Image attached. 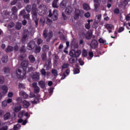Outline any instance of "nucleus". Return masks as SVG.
Listing matches in <instances>:
<instances>
[{"label": "nucleus", "mask_w": 130, "mask_h": 130, "mask_svg": "<svg viewBox=\"0 0 130 130\" xmlns=\"http://www.w3.org/2000/svg\"><path fill=\"white\" fill-rule=\"evenodd\" d=\"M21 66L23 68V72L20 69H17L16 70V75L18 78H23L24 77L26 74L27 67L28 66V61H22L21 63Z\"/></svg>", "instance_id": "nucleus-1"}, {"label": "nucleus", "mask_w": 130, "mask_h": 130, "mask_svg": "<svg viewBox=\"0 0 130 130\" xmlns=\"http://www.w3.org/2000/svg\"><path fill=\"white\" fill-rule=\"evenodd\" d=\"M81 50H75L73 49L70 51L69 55L71 56V58L69 59V62L71 64H73L74 63H76L78 59L77 57H79V56L81 55Z\"/></svg>", "instance_id": "nucleus-2"}, {"label": "nucleus", "mask_w": 130, "mask_h": 130, "mask_svg": "<svg viewBox=\"0 0 130 130\" xmlns=\"http://www.w3.org/2000/svg\"><path fill=\"white\" fill-rule=\"evenodd\" d=\"M31 15L32 20L35 21L36 23V26H38L39 18H38V13H37V6L34 4L32 5L31 8Z\"/></svg>", "instance_id": "nucleus-3"}, {"label": "nucleus", "mask_w": 130, "mask_h": 130, "mask_svg": "<svg viewBox=\"0 0 130 130\" xmlns=\"http://www.w3.org/2000/svg\"><path fill=\"white\" fill-rule=\"evenodd\" d=\"M58 11L57 10H54L53 13H52V10H49V18H52L53 21L58 19Z\"/></svg>", "instance_id": "nucleus-4"}, {"label": "nucleus", "mask_w": 130, "mask_h": 130, "mask_svg": "<svg viewBox=\"0 0 130 130\" xmlns=\"http://www.w3.org/2000/svg\"><path fill=\"white\" fill-rule=\"evenodd\" d=\"M48 31L47 29H44L43 36H44V38H45V39L47 38V42H49V41H50L51 39H52V38L53 37V34L52 32V31H49V33H48Z\"/></svg>", "instance_id": "nucleus-5"}, {"label": "nucleus", "mask_w": 130, "mask_h": 130, "mask_svg": "<svg viewBox=\"0 0 130 130\" xmlns=\"http://www.w3.org/2000/svg\"><path fill=\"white\" fill-rule=\"evenodd\" d=\"M39 14L40 15H41L42 16H43L46 14V13L47 11V8L46 6V5H44V4H42L41 5H39Z\"/></svg>", "instance_id": "nucleus-6"}, {"label": "nucleus", "mask_w": 130, "mask_h": 130, "mask_svg": "<svg viewBox=\"0 0 130 130\" xmlns=\"http://www.w3.org/2000/svg\"><path fill=\"white\" fill-rule=\"evenodd\" d=\"M81 13H84V11H83V10H79L78 8H75L74 19L75 20H76L77 19L79 18V16L80 14H81Z\"/></svg>", "instance_id": "nucleus-7"}, {"label": "nucleus", "mask_w": 130, "mask_h": 130, "mask_svg": "<svg viewBox=\"0 0 130 130\" xmlns=\"http://www.w3.org/2000/svg\"><path fill=\"white\" fill-rule=\"evenodd\" d=\"M99 43L97 41V40H92V41L90 42V46L92 49H96V48H98Z\"/></svg>", "instance_id": "nucleus-8"}, {"label": "nucleus", "mask_w": 130, "mask_h": 130, "mask_svg": "<svg viewBox=\"0 0 130 130\" xmlns=\"http://www.w3.org/2000/svg\"><path fill=\"white\" fill-rule=\"evenodd\" d=\"M36 46V43L35 41H30L27 44V49L29 50H32V49H35Z\"/></svg>", "instance_id": "nucleus-9"}, {"label": "nucleus", "mask_w": 130, "mask_h": 130, "mask_svg": "<svg viewBox=\"0 0 130 130\" xmlns=\"http://www.w3.org/2000/svg\"><path fill=\"white\" fill-rule=\"evenodd\" d=\"M52 66V64L51 63V59L50 58L49 59H47L44 65V68H46V70H49V69H51Z\"/></svg>", "instance_id": "nucleus-10"}, {"label": "nucleus", "mask_w": 130, "mask_h": 130, "mask_svg": "<svg viewBox=\"0 0 130 130\" xmlns=\"http://www.w3.org/2000/svg\"><path fill=\"white\" fill-rule=\"evenodd\" d=\"M31 78L33 80V81H35V82H38L39 81L40 79V74L39 73H34L32 75H31Z\"/></svg>", "instance_id": "nucleus-11"}, {"label": "nucleus", "mask_w": 130, "mask_h": 130, "mask_svg": "<svg viewBox=\"0 0 130 130\" xmlns=\"http://www.w3.org/2000/svg\"><path fill=\"white\" fill-rule=\"evenodd\" d=\"M32 87H34V92L35 93H38L40 91V88L39 86L38 85V83L35 82L32 83Z\"/></svg>", "instance_id": "nucleus-12"}, {"label": "nucleus", "mask_w": 130, "mask_h": 130, "mask_svg": "<svg viewBox=\"0 0 130 130\" xmlns=\"http://www.w3.org/2000/svg\"><path fill=\"white\" fill-rule=\"evenodd\" d=\"M94 3V10L96 12H98L99 11V7L100 6V3H99V0H93Z\"/></svg>", "instance_id": "nucleus-13"}, {"label": "nucleus", "mask_w": 130, "mask_h": 130, "mask_svg": "<svg viewBox=\"0 0 130 130\" xmlns=\"http://www.w3.org/2000/svg\"><path fill=\"white\" fill-rule=\"evenodd\" d=\"M105 27L107 28V29H108L109 33H112V28L113 27V25H111V23H106V25H105Z\"/></svg>", "instance_id": "nucleus-14"}, {"label": "nucleus", "mask_w": 130, "mask_h": 130, "mask_svg": "<svg viewBox=\"0 0 130 130\" xmlns=\"http://www.w3.org/2000/svg\"><path fill=\"white\" fill-rule=\"evenodd\" d=\"M66 14H71L73 12V8L71 6H67L65 11Z\"/></svg>", "instance_id": "nucleus-15"}, {"label": "nucleus", "mask_w": 130, "mask_h": 130, "mask_svg": "<svg viewBox=\"0 0 130 130\" xmlns=\"http://www.w3.org/2000/svg\"><path fill=\"white\" fill-rule=\"evenodd\" d=\"M11 114L10 112H7V113H5L3 115V119L4 120H9L11 118Z\"/></svg>", "instance_id": "nucleus-16"}, {"label": "nucleus", "mask_w": 130, "mask_h": 130, "mask_svg": "<svg viewBox=\"0 0 130 130\" xmlns=\"http://www.w3.org/2000/svg\"><path fill=\"white\" fill-rule=\"evenodd\" d=\"M67 5V0H62V2L60 3V6L61 8H66Z\"/></svg>", "instance_id": "nucleus-17"}, {"label": "nucleus", "mask_w": 130, "mask_h": 130, "mask_svg": "<svg viewBox=\"0 0 130 130\" xmlns=\"http://www.w3.org/2000/svg\"><path fill=\"white\" fill-rule=\"evenodd\" d=\"M41 50V47L39 46V45L38 46H37L36 43V46L35 47V52L36 54H39V52H40Z\"/></svg>", "instance_id": "nucleus-18"}, {"label": "nucleus", "mask_w": 130, "mask_h": 130, "mask_svg": "<svg viewBox=\"0 0 130 130\" xmlns=\"http://www.w3.org/2000/svg\"><path fill=\"white\" fill-rule=\"evenodd\" d=\"M22 109V105H20V104H19L18 105H16V106H15L14 107V112H19V111H21Z\"/></svg>", "instance_id": "nucleus-19"}, {"label": "nucleus", "mask_w": 130, "mask_h": 130, "mask_svg": "<svg viewBox=\"0 0 130 130\" xmlns=\"http://www.w3.org/2000/svg\"><path fill=\"white\" fill-rule=\"evenodd\" d=\"M22 105L24 108H28L30 106V103L27 101H23Z\"/></svg>", "instance_id": "nucleus-20"}, {"label": "nucleus", "mask_w": 130, "mask_h": 130, "mask_svg": "<svg viewBox=\"0 0 130 130\" xmlns=\"http://www.w3.org/2000/svg\"><path fill=\"white\" fill-rule=\"evenodd\" d=\"M20 94H21L22 98L24 99H26L29 96L24 91H22L21 92H20Z\"/></svg>", "instance_id": "nucleus-21"}, {"label": "nucleus", "mask_w": 130, "mask_h": 130, "mask_svg": "<svg viewBox=\"0 0 130 130\" xmlns=\"http://www.w3.org/2000/svg\"><path fill=\"white\" fill-rule=\"evenodd\" d=\"M28 58L29 59L30 63H34V62H35L36 58L34 55H29Z\"/></svg>", "instance_id": "nucleus-22"}, {"label": "nucleus", "mask_w": 130, "mask_h": 130, "mask_svg": "<svg viewBox=\"0 0 130 130\" xmlns=\"http://www.w3.org/2000/svg\"><path fill=\"white\" fill-rule=\"evenodd\" d=\"M58 0H53V2L52 4V7L55 8H58Z\"/></svg>", "instance_id": "nucleus-23"}, {"label": "nucleus", "mask_w": 130, "mask_h": 130, "mask_svg": "<svg viewBox=\"0 0 130 130\" xmlns=\"http://www.w3.org/2000/svg\"><path fill=\"white\" fill-rule=\"evenodd\" d=\"M26 49L25 46H22L20 49V52L21 54H24L26 52Z\"/></svg>", "instance_id": "nucleus-24"}, {"label": "nucleus", "mask_w": 130, "mask_h": 130, "mask_svg": "<svg viewBox=\"0 0 130 130\" xmlns=\"http://www.w3.org/2000/svg\"><path fill=\"white\" fill-rule=\"evenodd\" d=\"M21 27H22L21 22H16V25H15L16 29L19 30L20 29H21Z\"/></svg>", "instance_id": "nucleus-25"}, {"label": "nucleus", "mask_w": 130, "mask_h": 130, "mask_svg": "<svg viewBox=\"0 0 130 130\" xmlns=\"http://www.w3.org/2000/svg\"><path fill=\"white\" fill-rule=\"evenodd\" d=\"M28 37V34L27 33H24L22 35V38H21V40L22 42H25L26 41V40Z\"/></svg>", "instance_id": "nucleus-26"}, {"label": "nucleus", "mask_w": 130, "mask_h": 130, "mask_svg": "<svg viewBox=\"0 0 130 130\" xmlns=\"http://www.w3.org/2000/svg\"><path fill=\"white\" fill-rule=\"evenodd\" d=\"M18 10V8L16 6H13L12 8V14L15 16V14H16V13H17Z\"/></svg>", "instance_id": "nucleus-27"}, {"label": "nucleus", "mask_w": 130, "mask_h": 130, "mask_svg": "<svg viewBox=\"0 0 130 130\" xmlns=\"http://www.w3.org/2000/svg\"><path fill=\"white\" fill-rule=\"evenodd\" d=\"M39 85L42 89H44V87H45V83L43 81H40L39 82Z\"/></svg>", "instance_id": "nucleus-28"}, {"label": "nucleus", "mask_w": 130, "mask_h": 130, "mask_svg": "<svg viewBox=\"0 0 130 130\" xmlns=\"http://www.w3.org/2000/svg\"><path fill=\"white\" fill-rule=\"evenodd\" d=\"M83 7L84 8V10H85L86 11H89L90 10V7L89 5H88V4H83Z\"/></svg>", "instance_id": "nucleus-29"}, {"label": "nucleus", "mask_w": 130, "mask_h": 130, "mask_svg": "<svg viewBox=\"0 0 130 130\" xmlns=\"http://www.w3.org/2000/svg\"><path fill=\"white\" fill-rule=\"evenodd\" d=\"M14 47H12V46H8L6 49V52H10L13 51Z\"/></svg>", "instance_id": "nucleus-30"}, {"label": "nucleus", "mask_w": 130, "mask_h": 130, "mask_svg": "<svg viewBox=\"0 0 130 130\" xmlns=\"http://www.w3.org/2000/svg\"><path fill=\"white\" fill-rule=\"evenodd\" d=\"M2 90H3L4 93H7L8 91V87L6 85H3L2 87Z\"/></svg>", "instance_id": "nucleus-31"}, {"label": "nucleus", "mask_w": 130, "mask_h": 130, "mask_svg": "<svg viewBox=\"0 0 130 130\" xmlns=\"http://www.w3.org/2000/svg\"><path fill=\"white\" fill-rule=\"evenodd\" d=\"M9 57L8 56H4V57L2 58L3 63H7L8 61Z\"/></svg>", "instance_id": "nucleus-32"}, {"label": "nucleus", "mask_w": 130, "mask_h": 130, "mask_svg": "<svg viewBox=\"0 0 130 130\" xmlns=\"http://www.w3.org/2000/svg\"><path fill=\"white\" fill-rule=\"evenodd\" d=\"M43 40L40 38H39L38 39H37V43L38 44L39 46H40V45L43 43Z\"/></svg>", "instance_id": "nucleus-33"}, {"label": "nucleus", "mask_w": 130, "mask_h": 130, "mask_svg": "<svg viewBox=\"0 0 130 130\" xmlns=\"http://www.w3.org/2000/svg\"><path fill=\"white\" fill-rule=\"evenodd\" d=\"M82 55L84 57H87V56H88V53L86 49H83V50H82Z\"/></svg>", "instance_id": "nucleus-34"}, {"label": "nucleus", "mask_w": 130, "mask_h": 130, "mask_svg": "<svg viewBox=\"0 0 130 130\" xmlns=\"http://www.w3.org/2000/svg\"><path fill=\"white\" fill-rule=\"evenodd\" d=\"M25 10L28 13H30L31 11V5H26L25 7Z\"/></svg>", "instance_id": "nucleus-35"}, {"label": "nucleus", "mask_w": 130, "mask_h": 130, "mask_svg": "<svg viewBox=\"0 0 130 130\" xmlns=\"http://www.w3.org/2000/svg\"><path fill=\"white\" fill-rule=\"evenodd\" d=\"M51 73L54 75V76H56L58 75V71L56 69H52L51 70Z\"/></svg>", "instance_id": "nucleus-36"}, {"label": "nucleus", "mask_w": 130, "mask_h": 130, "mask_svg": "<svg viewBox=\"0 0 130 130\" xmlns=\"http://www.w3.org/2000/svg\"><path fill=\"white\" fill-rule=\"evenodd\" d=\"M96 19H97V22L99 24V22H100L101 20L102 19L101 14H98V15H97V16H96Z\"/></svg>", "instance_id": "nucleus-37"}, {"label": "nucleus", "mask_w": 130, "mask_h": 130, "mask_svg": "<svg viewBox=\"0 0 130 130\" xmlns=\"http://www.w3.org/2000/svg\"><path fill=\"white\" fill-rule=\"evenodd\" d=\"M85 38L86 40H90L92 38V34L91 33H88L85 35Z\"/></svg>", "instance_id": "nucleus-38"}, {"label": "nucleus", "mask_w": 130, "mask_h": 130, "mask_svg": "<svg viewBox=\"0 0 130 130\" xmlns=\"http://www.w3.org/2000/svg\"><path fill=\"white\" fill-rule=\"evenodd\" d=\"M129 0H123V2H122L121 4L122 6H127V5L128 4Z\"/></svg>", "instance_id": "nucleus-39"}, {"label": "nucleus", "mask_w": 130, "mask_h": 130, "mask_svg": "<svg viewBox=\"0 0 130 130\" xmlns=\"http://www.w3.org/2000/svg\"><path fill=\"white\" fill-rule=\"evenodd\" d=\"M95 20H96V21L93 22V28H95L96 29V28H98V27H99V23L98 22V19H96V18H95Z\"/></svg>", "instance_id": "nucleus-40"}, {"label": "nucleus", "mask_w": 130, "mask_h": 130, "mask_svg": "<svg viewBox=\"0 0 130 130\" xmlns=\"http://www.w3.org/2000/svg\"><path fill=\"white\" fill-rule=\"evenodd\" d=\"M32 104H38L40 103V101L39 98H35L34 99V100L31 102Z\"/></svg>", "instance_id": "nucleus-41"}, {"label": "nucleus", "mask_w": 130, "mask_h": 130, "mask_svg": "<svg viewBox=\"0 0 130 130\" xmlns=\"http://www.w3.org/2000/svg\"><path fill=\"white\" fill-rule=\"evenodd\" d=\"M21 125L20 123H17V125H14V130H19V128H20Z\"/></svg>", "instance_id": "nucleus-42"}, {"label": "nucleus", "mask_w": 130, "mask_h": 130, "mask_svg": "<svg viewBox=\"0 0 130 130\" xmlns=\"http://www.w3.org/2000/svg\"><path fill=\"white\" fill-rule=\"evenodd\" d=\"M70 67V64L69 63H63L62 66V69H66Z\"/></svg>", "instance_id": "nucleus-43"}, {"label": "nucleus", "mask_w": 130, "mask_h": 130, "mask_svg": "<svg viewBox=\"0 0 130 130\" xmlns=\"http://www.w3.org/2000/svg\"><path fill=\"white\" fill-rule=\"evenodd\" d=\"M41 57H42V59L43 60H46V59H47V55H46V54H45V53L42 54Z\"/></svg>", "instance_id": "nucleus-44"}, {"label": "nucleus", "mask_w": 130, "mask_h": 130, "mask_svg": "<svg viewBox=\"0 0 130 130\" xmlns=\"http://www.w3.org/2000/svg\"><path fill=\"white\" fill-rule=\"evenodd\" d=\"M24 111H21L20 112H19V113H18L19 118H21L22 119V118L24 115Z\"/></svg>", "instance_id": "nucleus-45"}, {"label": "nucleus", "mask_w": 130, "mask_h": 130, "mask_svg": "<svg viewBox=\"0 0 130 130\" xmlns=\"http://www.w3.org/2000/svg\"><path fill=\"white\" fill-rule=\"evenodd\" d=\"M99 42H100V43H103L104 44H106V41H105V40H104V39H102V38H100V39H99Z\"/></svg>", "instance_id": "nucleus-46"}, {"label": "nucleus", "mask_w": 130, "mask_h": 130, "mask_svg": "<svg viewBox=\"0 0 130 130\" xmlns=\"http://www.w3.org/2000/svg\"><path fill=\"white\" fill-rule=\"evenodd\" d=\"M15 26V23L14 22H10L8 25L9 28H13Z\"/></svg>", "instance_id": "nucleus-47"}, {"label": "nucleus", "mask_w": 130, "mask_h": 130, "mask_svg": "<svg viewBox=\"0 0 130 130\" xmlns=\"http://www.w3.org/2000/svg\"><path fill=\"white\" fill-rule=\"evenodd\" d=\"M5 82V78L3 76H0V83L3 84Z\"/></svg>", "instance_id": "nucleus-48"}, {"label": "nucleus", "mask_w": 130, "mask_h": 130, "mask_svg": "<svg viewBox=\"0 0 130 130\" xmlns=\"http://www.w3.org/2000/svg\"><path fill=\"white\" fill-rule=\"evenodd\" d=\"M73 71L74 74H79L80 70L78 69V68H75V69H74Z\"/></svg>", "instance_id": "nucleus-49"}, {"label": "nucleus", "mask_w": 130, "mask_h": 130, "mask_svg": "<svg viewBox=\"0 0 130 130\" xmlns=\"http://www.w3.org/2000/svg\"><path fill=\"white\" fill-rule=\"evenodd\" d=\"M123 30H124V27H119V28L118 30V33H121Z\"/></svg>", "instance_id": "nucleus-50"}, {"label": "nucleus", "mask_w": 130, "mask_h": 130, "mask_svg": "<svg viewBox=\"0 0 130 130\" xmlns=\"http://www.w3.org/2000/svg\"><path fill=\"white\" fill-rule=\"evenodd\" d=\"M41 73L42 75H44V76L46 75V71L44 68H43V69L41 70Z\"/></svg>", "instance_id": "nucleus-51"}, {"label": "nucleus", "mask_w": 130, "mask_h": 130, "mask_svg": "<svg viewBox=\"0 0 130 130\" xmlns=\"http://www.w3.org/2000/svg\"><path fill=\"white\" fill-rule=\"evenodd\" d=\"M4 72H5V74H9L10 72L9 68H4Z\"/></svg>", "instance_id": "nucleus-52"}, {"label": "nucleus", "mask_w": 130, "mask_h": 130, "mask_svg": "<svg viewBox=\"0 0 130 130\" xmlns=\"http://www.w3.org/2000/svg\"><path fill=\"white\" fill-rule=\"evenodd\" d=\"M8 105V101H4L2 102V106L5 107Z\"/></svg>", "instance_id": "nucleus-53"}, {"label": "nucleus", "mask_w": 130, "mask_h": 130, "mask_svg": "<svg viewBox=\"0 0 130 130\" xmlns=\"http://www.w3.org/2000/svg\"><path fill=\"white\" fill-rule=\"evenodd\" d=\"M25 13H26V11L25 10H23L22 11H21L20 12L19 15H23L24 18V15H25Z\"/></svg>", "instance_id": "nucleus-54"}, {"label": "nucleus", "mask_w": 130, "mask_h": 130, "mask_svg": "<svg viewBox=\"0 0 130 130\" xmlns=\"http://www.w3.org/2000/svg\"><path fill=\"white\" fill-rule=\"evenodd\" d=\"M78 60L79 63L80 64V66H83V64H84V62L82 61V58H79Z\"/></svg>", "instance_id": "nucleus-55"}, {"label": "nucleus", "mask_w": 130, "mask_h": 130, "mask_svg": "<svg viewBox=\"0 0 130 130\" xmlns=\"http://www.w3.org/2000/svg\"><path fill=\"white\" fill-rule=\"evenodd\" d=\"M84 15L86 17V18H89V17L90 16L91 14L90 13V12H87V13H85L84 14Z\"/></svg>", "instance_id": "nucleus-56"}, {"label": "nucleus", "mask_w": 130, "mask_h": 130, "mask_svg": "<svg viewBox=\"0 0 130 130\" xmlns=\"http://www.w3.org/2000/svg\"><path fill=\"white\" fill-rule=\"evenodd\" d=\"M88 55L89 56V57H90L91 58H92V57H93V51H89L88 53Z\"/></svg>", "instance_id": "nucleus-57"}, {"label": "nucleus", "mask_w": 130, "mask_h": 130, "mask_svg": "<svg viewBox=\"0 0 130 130\" xmlns=\"http://www.w3.org/2000/svg\"><path fill=\"white\" fill-rule=\"evenodd\" d=\"M5 113V111L3 110H0V118H2L3 115H4Z\"/></svg>", "instance_id": "nucleus-58"}, {"label": "nucleus", "mask_w": 130, "mask_h": 130, "mask_svg": "<svg viewBox=\"0 0 130 130\" xmlns=\"http://www.w3.org/2000/svg\"><path fill=\"white\" fill-rule=\"evenodd\" d=\"M24 19H29L30 18V14H24Z\"/></svg>", "instance_id": "nucleus-59"}, {"label": "nucleus", "mask_w": 130, "mask_h": 130, "mask_svg": "<svg viewBox=\"0 0 130 130\" xmlns=\"http://www.w3.org/2000/svg\"><path fill=\"white\" fill-rule=\"evenodd\" d=\"M18 49H19V46H18L17 45H16V46H14V51H18Z\"/></svg>", "instance_id": "nucleus-60"}, {"label": "nucleus", "mask_w": 130, "mask_h": 130, "mask_svg": "<svg viewBox=\"0 0 130 130\" xmlns=\"http://www.w3.org/2000/svg\"><path fill=\"white\" fill-rule=\"evenodd\" d=\"M125 19L127 21H129L130 20V14H127L125 17Z\"/></svg>", "instance_id": "nucleus-61"}, {"label": "nucleus", "mask_w": 130, "mask_h": 130, "mask_svg": "<svg viewBox=\"0 0 130 130\" xmlns=\"http://www.w3.org/2000/svg\"><path fill=\"white\" fill-rule=\"evenodd\" d=\"M60 40H62V41H66V38L64 35H61L60 37Z\"/></svg>", "instance_id": "nucleus-62"}, {"label": "nucleus", "mask_w": 130, "mask_h": 130, "mask_svg": "<svg viewBox=\"0 0 130 130\" xmlns=\"http://www.w3.org/2000/svg\"><path fill=\"white\" fill-rule=\"evenodd\" d=\"M8 126H3V127H2V128H0V130H8Z\"/></svg>", "instance_id": "nucleus-63"}, {"label": "nucleus", "mask_w": 130, "mask_h": 130, "mask_svg": "<svg viewBox=\"0 0 130 130\" xmlns=\"http://www.w3.org/2000/svg\"><path fill=\"white\" fill-rule=\"evenodd\" d=\"M19 89H22V88L24 87V84H22V83H19L18 85Z\"/></svg>", "instance_id": "nucleus-64"}]
</instances>
